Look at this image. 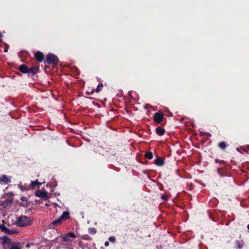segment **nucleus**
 I'll return each instance as SVG.
<instances>
[{"instance_id": "nucleus-4", "label": "nucleus", "mask_w": 249, "mask_h": 249, "mask_svg": "<svg viewBox=\"0 0 249 249\" xmlns=\"http://www.w3.org/2000/svg\"><path fill=\"white\" fill-rule=\"evenodd\" d=\"M58 61V58L57 56L49 53L47 56L46 61L49 64H56Z\"/></svg>"}, {"instance_id": "nucleus-16", "label": "nucleus", "mask_w": 249, "mask_h": 249, "mask_svg": "<svg viewBox=\"0 0 249 249\" xmlns=\"http://www.w3.org/2000/svg\"><path fill=\"white\" fill-rule=\"evenodd\" d=\"M43 183V182H39L38 180H36L35 181H32L31 183V185H32V186L33 188H35V187H36L37 185L42 184Z\"/></svg>"}, {"instance_id": "nucleus-29", "label": "nucleus", "mask_w": 249, "mask_h": 249, "mask_svg": "<svg viewBox=\"0 0 249 249\" xmlns=\"http://www.w3.org/2000/svg\"><path fill=\"white\" fill-rule=\"evenodd\" d=\"M215 161L216 162H218V160H217V159H215Z\"/></svg>"}, {"instance_id": "nucleus-10", "label": "nucleus", "mask_w": 249, "mask_h": 249, "mask_svg": "<svg viewBox=\"0 0 249 249\" xmlns=\"http://www.w3.org/2000/svg\"><path fill=\"white\" fill-rule=\"evenodd\" d=\"M35 56L36 59L39 62H42L44 59V55L40 52L38 51L36 53Z\"/></svg>"}, {"instance_id": "nucleus-30", "label": "nucleus", "mask_w": 249, "mask_h": 249, "mask_svg": "<svg viewBox=\"0 0 249 249\" xmlns=\"http://www.w3.org/2000/svg\"><path fill=\"white\" fill-rule=\"evenodd\" d=\"M247 227H248V230H249V224L248 225Z\"/></svg>"}, {"instance_id": "nucleus-3", "label": "nucleus", "mask_w": 249, "mask_h": 249, "mask_svg": "<svg viewBox=\"0 0 249 249\" xmlns=\"http://www.w3.org/2000/svg\"><path fill=\"white\" fill-rule=\"evenodd\" d=\"M13 244L7 236H5L2 238V245L4 249H11Z\"/></svg>"}, {"instance_id": "nucleus-11", "label": "nucleus", "mask_w": 249, "mask_h": 249, "mask_svg": "<svg viewBox=\"0 0 249 249\" xmlns=\"http://www.w3.org/2000/svg\"><path fill=\"white\" fill-rule=\"evenodd\" d=\"M38 71V67H31L30 68H29V72H28V74L29 75H33L35 73H36L37 71Z\"/></svg>"}, {"instance_id": "nucleus-28", "label": "nucleus", "mask_w": 249, "mask_h": 249, "mask_svg": "<svg viewBox=\"0 0 249 249\" xmlns=\"http://www.w3.org/2000/svg\"><path fill=\"white\" fill-rule=\"evenodd\" d=\"M2 36V34L0 33V38H1Z\"/></svg>"}, {"instance_id": "nucleus-12", "label": "nucleus", "mask_w": 249, "mask_h": 249, "mask_svg": "<svg viewBox=\"0 0 249 249\" xmlns=\"http://www.w3.org/2000/svg\"><path fill=\"white\" fill-rule=\"evenodd\" d=\"M19 70L22 73H28L29 72V68L25 65H21L19 67Z\"/></svg>"}, {"instance_id": "nucleus-18", "label": "nucleus", "mask_w": 249, "mask_h": 249, "mask_svg": "<svg viewBox=\"0 0 249 249\" xmlns=\"http://www.w3.org/2000/svg\"><path fill=\"white\" fill-rule=\"evenodd\" d=\"M145 157L149 160H151L153 158V154L151 152L148 151L145 153Z\"/></svg>"}, {"instance_id": "nucleus-6", "label": "nucleus", "mask_w": 249, "mask_h": 249, "mask_svg": "<svg viewBox=\"0 0 249 249\" xmlns=\"http://www.w3.org/2000/svg\"><path fill=\"white\" fill-rule=\"evenodd\" d=\"M163 119V114L160 111H159L154 114L153 119L155 123H160Z\"/></svg>"}, {"instance_id": "nucleus-27", "label": "nucleus", "mask_w": 249, "mask_h": 249, "mask_svg": "<svg viewBox=\"0 0 249 249\" xmlns=\"http://www.w3.org/2000/svg\"><path fill=\"white\" fill-rule=\"evenodd\" d=\"M4 51L5 52H7V49H5Z\"/></svg>"}, {"instance_id": "nucleus-8", "label": "nucleus", "mask_w": 249, "mask_h": 249, "mask_svg": "<svg viewBox=\"0 0 249 249\" xmlns=\"http://www.w3.org/2000/svg\"><path fill=\"white\" fill-rule=\"evenodd\" d=\"M11 182L10 178L6 175H2L0 177V183L1 184H8Z\"/></svg>"}, {"instance_id": "nucleus-24", "label": "nucleus", "mask_w": 249, "mask_h": 249, "mask_svg": "<svg viewBox=\"0 0 249 249\" xmlns=\"http://www.w3.org/2000/svg\"><path fill=\"white\" fill-rule=\"evenodd\" d=\"M168 196L167 195H163L162 196V198L163 200L166 201L168 199Z\"/></svg>"}, {"instance_id": "nucleus-17", "label": "nucleus", "mask_w": 249, "mask_h": 249, "mask_svg": "<svg viewBox=\"0 0 249 249\" xmlns=\"http://www.w3.org/2000/svg\"><path fill=\"white\" fill-rule=\"evenodd\" d=\"M218 146L219 148H220L221 149L224 150L225 149V148L227 146V144H226V142H221L219 144H218Z\"/></svg>"}, {"instance_id": "nucleus-21", "label": "nucleus", "mask_w": 249, "mask_h": 249, "mask_svg": "<svg viewBox=\"0 0 249 249\" xmlns=\"http://www.w3.org/2000/svg\"><path fill=\"white\" fill-rule=\"evenodd\" d=\"M11 249H20V247L18 246V244L16 243H14L11 247Z\"/></svg>"}, {"instance_id": "nucleus-26", "label": "nucleus", "mask_w": 249, "mask_h": 249, "mask_svg": "<svg viewBox=\"0 0 249 249\" xmlns=\"http://www.w3.org/2000/svg\"><path fill=\"white\" fill-rule=\"evenodd\" d=\"M109 242L108 241H106L105 243V246L106 247H108L109 246Z\"/></svg>"}, {"instance_id": "nucleus-25", "label": "nucleus", "mask_w": 249, "mask_h": 249, "mask_svg": "<svg viewBox=\"0 0 249 249\" xmlns=\"http://www.w3.org/2000/svg\"><path fill=\"white\" fill-rule=\"evenodd\" d=\"M21 200L22 201H27L26 198L25 197H24V196L21 197Z\"/></svg>"}, {"instance_id": "nucleus-13", "label": "nucleus", "mask_w": 249, "mask_h": 249, "mask_svg": "<svg viewBox=\"0 0 249 249\" xmlns=\"http://www.w3.org/2000/svg\"><path fill=\"white\" fill-rule=\"evenodd\" d=\"M13 200V198H11L7 199L6 200L2 202V205L3 206V207L5 208L8 205H10L12 203Z\"/></svg>"}, {"instance_id": "nucleus-5", "label": "nucleus", "mask_w": 249, "mask_h": 249, "mask_svg": "<svg viewBox=\"0 0 249 249\" xmlns=\"http://www.w3.org/2000/svg\"><path fill=\"white\" fill-rule=\"evenodd\" d=\"M70 238H72L73 239H74L76 238L75 234L72 232H70L68 233L65 234L62 237V239L64 242H67V243H70L71 242V240L70 239Z\"/></svg>"}, {"instance_id": "nucleus-1", "label": "nucleus", "mask_w": 249, "mask_h": 249, "mask_svg": "<svg viewBox=\"0 0 249 249\" xmlns=\"http://www.w3.org/2000/svg\"><path fill=\"white\" fill-rule=\"evenodd\" d=\"M32 220L29 217L21 215L16 218L15 224L18 227H22L31 225Z\"/></svg>"}, {"instance_id": "nucleus-20", "label": "nucleus", "mask_w": 249, "mask_h": 249, "mask_svg": "<svg viewBox=\"0 0 249 249\" xmlns=\"http://www.w3.org/2000/svg\"><path fill=\"white\" fill-rule=\"evenodd\" d=\"M103 87V84L102 83L99 84L98 85V86H97V87L96 88V92H99L100 90H101V89H102Z\"/></svg>"}, {"instance_id": "nucleus-15", "label": "nucleus", "mask_w": 249, "mask_h": 249, "mask_svg": "<svg viewBox=\"0 0 249 249\" xmlns=\"http://www.w3.org/2000/svg\"><path fill=\"white\" fill-rule=\"evenodd\" d=\"M156 133L159 136H162L165 133V130L160 127H158L156 129Z\"/></svg>"}, {"instance_id": "nucleus-23", "label": "nucleus", "mask_w": 249, "mask_h": 249, "mask_svg": "<svg viewBox=\"0 0 249 249\" xmlns=\"http://www.w3.org/2000/svg\"><path fill=\"white\" fill-rule=\"evenodd\" d=\"M108 240L111 242H115V238L114 236H110L109 237Z\"/></svg>"}, {"instance_id": "nucleus-22", "label": "nucleus", "mask_w": 249, "mask_h": 249, "mask_svg": "<svg viewBox=\"0 0 249 249\" xmlns=\"http://www.w3.org/2000/svg\"><path fill=\"white\" fill-rule=\"evenodd\" d=\"M236 244L239 249H241L243 247V244L241 243L239 241H236Z\"/></svg>"}, {"instance_id": "nucleus-9", "label": "nucleus", "mask_w": 249, "mask_h": 249, "mask_svg": "<svg viewBox=\"0 0 249 249\" xmlns=\"http://www.w3.org/2000/svg\"><path fill=\"white\" fill-rule=\"evenodd\" d=\"M35 195L42 198H47V193L42 190H37L35 192Z\"/></svg>"}, {"instance_id": "nucleus-7", "label": "nucleus", "mask_w": 249, "mask_h": 249, "mask_svg": "<svg viewBox=\"0 0 249 249\" xmlns=\"http://www.w3.org/2000/svg\"><path fill=\"white\" fill-rule=\"evenodd\" d=\"M0 230L1 231H4L5 233L8 234H13L17 232L16 231L10 230L7 228L4 225L0 224Z\"/></svg>"}, {"instance_id": "nucleus-14", "label": "nucleus", "mask_w": 249, "mask_h": 249, "mask_svg": "<svg viewBox=\"0 0 249 249\" xmlns=\"http://www.w3.org/2000/svg\"><path fill=\"white\" fill-rule=\"evenodd\" d=\"M164 160L160 158H157L155 160V164H156L158 166H162L164 164Z\"/></svg>"}, {"instance_id": "nucleus-2", "label": "nucleus", "mask_w": 249, "mask_h": 249, "mask_svg": "<svg viewBox=\"0 0 249 249\" xmlns=\"http://www.w3.org/2000/svg\"><path fill=\"white\" fill-rule=\"evenodd\" d=\"M70 217V213L67 211H65L57 219L53 221L52 224L54 225L59 224L63 220L69 219Z\"/></svg>"}, {"instance_id": "nucleus-19", "label": "nucleus", "mask_w": 249, "mask_h": 249, "mask_svg": "<svg viewBox=\"0 0 249 249\" xmlns=\"http://www.w3.org/2000/svg\"><path fill=\"white\" fill-rule=\"evenodd\" d=\"M97 232V230L95 228H89V233L91 234H95Z\"/></svg>"}]
</instances>
